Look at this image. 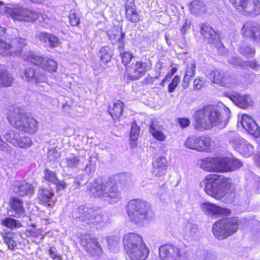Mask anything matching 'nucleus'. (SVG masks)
I'll list each match as a JSON object with an SVG mask.
<instances>
[{
	"label": "nucleus",
	"instance_id": "bf43d9fd",
	"mask_svg": "<svg viewBox=\"0 0 260 260\" xmlns=\"http://www.w3.org/2000/svg\"><path fill=\"white\" fill-rule=\"evenodd\" d=\"M191 21L186 19L181 26L180 31L182 34L185 35L190 28Z\"/></svg>",
	"mask_w": 260,
	"mask_h": 260
},
{
	"label": "nucleus",
	"instance_id": "20e7f679",
	"mask_svg": "<svg viewBox=\"0 0 260 260\" xmlns=\"http://www.w3.org/2000/svg\"><path fill=\"white\" fill-rule=\"evenodd\" d=\"M89 194L104 199L109 203L117 202L120 199V192L115 183L111 180L104 183L95 181L88 185Z\"/></svg>",
	"mask_w": 260,
	"mask_h": 260
},
{
	"label": "nucleus",
	"instance_id": "412c9836",
	"mask_svg": "<svg viewBox=\"0 0 260 260\" xmlns=\"http://www.w3.org/2000/svg\"><path fill=\"white\" fill-rule=\"evenodd\" d=\"M207 77L214 83L227 87H231L233 86L232 79L229 76H224L223 73L219 70H214L211 71L207 74Z\"/></svg>",
	"mask_w": 260,
	"mask_h": 260
},
{
	"label": "nucleus",
	"instance_id": "c756f323",
	"mask_svg": "<svg viewBox=\"0 0 260 260\" xmlns=\"http://www.w3.org/2000/svg\"><path fill=\"white\" fill-rule=\"evenodd\" d=\"M165 128L157 122H152L149 126V132L157 141L164 142L167 139Z\"/></svg>",
	"mask_w": 260,
	"mask_h": 260
},
{
	"label": "nucleus",
	"instance_id": "a18cd8bd",
	"mask_svg": "<svg viewBox=\"0 0 260 260\" xmlns=\"http://www.w3.org/2000/svg\"><path fill=\"white\" fill-rule=\"evenodd\" d=\"M1 224L11 230L21 226V223L17 220L11 217H7L1 220Z\"/></svg>",
	"mask_w": 260,
	"mask_h": 260
},
{
	"label": "nucleus",
	"instance_id": "b1692460",
	"mask_svg": "<svg viewBox=\"0 0 260 260\" xmlns=\"http://www.w3.org/2000/svg\"><path fill=\"white\" fill-rule=\"evenodd\" d=\"M168 161L164 156H159L153 161L152 174L154 177H160L166 174Z\"/></svg>",
	"mask_w": 260,
	"mask_h": 260
},
{
	"label": "nucleus",
	"instance_id": "7c9ffc66",
	"mask_svg": "<svg viewBox=\"0 0 260 260\" xmlns=\"http://www.w3.org/2000/svg\"><path fill=\"white\" fill-rule=\"evenodd\" d=\"M228 96L236 105L242 108H246L249 105L251 100L248 95H241L237 92L229 93Z\"/></svg>",
	"mask_w": 260,
	"mask_h": 260
},
{
	"label": "nucleus",
	"instance_id": "f03ea898",
	"mask_svg": "<svg viewBox=\"0 0 260 260\" xmlns=\"http://www.w3.org/2000/svg\"><path fill=\"white\" fill-rule=\"evenodd\" d=\"M232 180L222 175L213 174L206 176L200 182V186L209 196L220 200L224 197L230 190Z\"/></svg>",
	"mask_w": 260,
	"mask_h": 260
},
{
	"label": "nucleus",
	"instance_id": "423d86ee",
	"mask_svg": "<svg viewBox=\"0 0 260 260\" xmlns=\"http://www.w3.org/2000/svg\"><path fill=\"white\" fill-rule=\"evenodd\" d=\"M7 118L12 126L28 134H32L38 130V126L36 119L32 117L26 116L19 108L9 110Z\"/></svg>",
	"mask_w": 260,
	"mask_h": 260
},
{
	"label": "nucleus",
	"instance_id": "5701e85b",
	"mask_svg": "<svg viewBox=\"0 0 260 260\" xmlns=\"http://www.w3.org/2000/svg\"><path fill=\"white\" fill-rule=\"evenodd\" d=\"M241 124L244 129L255 138H257L259 136V127L255 122L247 114L242 115Z\"/></svg>",
	"mask_w": 260,
	"mask_h": 260
},
{
	"label": "nucleus",
	"instance_id": "37998d69",
	"mask_svg": "<svg viewBox=\"0 0 260 260\" xmlns=\"http://www.w3.org/2000/svg\"><path fill=\"white\" fill-rule=\"evenodd\" d=\"M13 81V77L6 71H0V87L10 86Z\"/></svg>",
	"mask_w": 260,
	"mask_h": 260
},
{
	"label": "nucleus",
	"instance_id": "774afa93",
	"mask_svg": "<svg viewBox=\"0 0 260 260\" xmlns=\"http://www.w3.org/2000/svg\"><path fill=\"white\" fill-rule=\"evenodd\" d=\"M49 255L51 257L54 259H56L58 260H60V257L59 256L57 255L56 252L52 250L51 248L49 249Z\"/></svg>",
	"mask_w": 260,
	"mask_h": 260
},
{
	"label": "nucleus",
	"instance_id": "a878e982",
	"mask_svg": "<svg viewBox=\"0 0 260 260\" xmlns=\"http://www.w3.org/2000/svg\"><path fill=\"white\" fill-rule=\"evenodd\" d=\"M12 189L19 196L31 195L34 193V189L31 184L25 181H16L14 182Z\"/></svg>",
	"mask_w": 260,
	"mask_h": 260
},
{
	"label": "nucleus",
	"instance_id": "4d7b16f0",
	"mask_svg": "<svg viewBox=\"0 0 260 260\" xmlns=\"http://www.w3.org/2000/svg\"><path fill=\"white\" fill-rule=\"evenodd\" d=\"M3 136L4 138L10 143V141L9 140H10L11 139L14 138L15 139H18L19 138V134L13 130L9 131Z\"/></svg>",
	"mask_w": 260,
	"mask_h": 260
},
{
	"label": "nucleus",
	"instance_id": "69168bd1",
	"mask_svg": "<svg viewBox=\"0 0 260 260\" xmlns=\"http://www.w3.org/2000/svg\"><path fill=\"white\" fill-rule=\"evenodd\" d=\"M253 187L257 193H260V178L256 177L252 182Z\"/></svg>",
	"mask_w": 260,
	"mask_h": 260
},
{
	"label": "nucleus",
	"instance_id": "c9c22d12",
	"mask_svg": "<svg viewBox=\"0 0 260 260\" xmlns=\"http://www.w3.org/2000/svg\"><path fill=\"white\" fill-rule=\"evenodd\" d=\"M81 162V159L79 156L74 154H70L61 161V165H63L64 167L77 168Z\"/></svg>",
	"mask_w": 260,
	"mask_h": 260
},
{
	"label": "nucleus",
	"instance_id": "864d4df0",
	"mask_svg": "<svg viewBox=\"0 0 260 260\" xmlns=\"http://www.w3.org/2000/svg\"><path fill=\"white\" fill-rule=\"evenodd\" d=\"M110 250L115 252L118 250V241L114 240L113 238L109 237L107 238Z\"/></svg>",
	"mask_w": 260,
	"mask_h": 260
},
{
	"label": "nucleus",
	"instance_id": "13d9d810",
	"mask_svg": "<svg viewBox=\"0 0 260 260\" xmlns=\"http://www.w3.org/2000/svg\"><path fill=\"white\" fill-rule=\"evenodd\" d=\"M205 81L203 78L198 77L193 81L194 88L197 90L201 89L205 85Z\"/></svg>",
	"mask_w": 260,
	"mask_h": 260
},
{
	"label": "nucleus",
	"instance_id": "0eeeda50",
	"mask_svg": "<svg viewBox=\"0 0 260 260\" xmlns=\"http://www.w3.org/2000/svg\"><path fill=\"white\" fill-rule=\"evenodd\" d=\"M242 223L249 224L250 220L245 218L239 220L236 217L219 220L213 224L212 232L217 239L222 240L235 233Z\"/></svg>",
	"mask_w": 260,
	"mask_h": 260
},
{
	"label": "nucleus",
	"instance_id": "de8ad7c7",
	"mask_svg": "<svg viewBox=\"0 0 260 260\" xmlns=\"http://www.w3.org/2000/svg\"><path fill=\"white\" fill-rule=\"evenodd\" d=\"M101 61L103 66H106V64L111 60V55L110 53V49L108 46L102 47L100 50Z\"/></svg>",
	"mask_w": 260,
	"mask_h": 260
},
{
	"label": "nucleus",
	"instance_id": "603ef678",
	"mask_svg": "<svg viewBox=\"0 0 260 260\" xmlns=\"http://www.w3.org/2000/svg\"><path fill=\"white\" fill-rule=\"evenodd\" d=\"M45 179L53 184L56 183L57 182V178L55 173L49 170H45L44 172Z\"/></svg>",
	"mask_w": 260,
	"mask_h": 260
},
{
	"label": "nucleus",
	"instance_id": "f8f14e48",
	"mask_svg": "<svg viewBox=\"0 0 260 260\" xmlns=\"http://www.w3.org/2000/svg\"><path fill=\"white\" fill-rule=\"evenodd\" d=\"M184 145L190 149L208 152L210 149L211 139L205 136L192 135L186 139Z\"/></svg>",
	"mask_w": 260,
	"mask_h": 260
},
{
	"label": "nucleus",
	"instance_id": "4c0bfd02",
	"mask_svg": "<svg viewBox=\"0 0 260 260\" xmlns=\"http://www.w3.org/2000/svg\"><path fill=\"white\" fill-rule=\"evenodd\" d=\"M9 141L10 143L14 146H18L21 148H28L32 144L31 139L29 137H19L18 139L13 138Z\"/></svg>",
	"mask_w": 260,
	"mask_h": 260
},
{
	"label": "nucleus",
	"instance_id": "49530a36",
	"mask_svg": "<svg viewBox=\"0 0 260 260\" xmlns=\"http://www.w3.org/2000/svg\"><path fill=\"white\" fill-rule=\"evenodd\" d=\"M14 235L13 233H7L3 235V239L5 243L11 250H13L16 246V243L14 239Z\"/></svg>",
	"mask_w": 260,
	"mask_h": 260
},
{
	"label": "nucleus",
	"instance_id": "0e129e2a",
	"mask_svg": "<svg viewBox=\"0 0 260 260\" xmlns=\"http://www.w3.org/2000/svg\"><path fill=\"white\" fill-rule=\"evenodd\" d=\"M48 158L51 160L56 159L59 156V153L54 149H50L48 153Z\"/></svg>",
	"mask_w": 260,
	"mask_h": 260
},
{
	"label": "nucleus",
	"instance_id": "e433bc0d",
	"mask_svg": "<svg viewBox=\"0 0 260 260\" xmlns=\"http://www.w3.org/2000/svg\"><path fill=\"white\" fill-rule=\"evenodd\" d=\"M198 231L196 224L187 223L183 229L182 236L186 240H191L196 235Z\"/></svg>",
	"mask_w": 260,
	"mask_h": 260
},
{
	"label": "nucleus",
	"instance_id": "f3484780",
	"mask_svg": "<svg viewBox=\"0 0 260 260\" xmlns=\"http://www.w3.org/2000/svg\"><path fill=\"white\" fill-rule=\"evenodd\" d=\"M200 28L202 35L207 39L209 43L216 44L218 46V49L219 50V52L221 53L220 50L222 48H224V46L221 42L219 35L207 24H201Z\"/></svg>",
	"mask_w": 260,
	"mask_h": 260
},
{
	"label": "nucleus",
	"instance_id": "052dcab7",
	"mask_svg": "<svg viewBox=\"0 0 260 260\" xmlns=\"http://www.w3.org/2000/svg\"><path fill=\"white\" fill-rule=\"evenodd\" d=\"M69 20L71 25L76 26L79 23L80 18L74 12L71 11L69 15Z\"/></svg>",
	"mask_w": 260,
	"mask_h": 260
},
{
	"label": "nucleus",
	"instance_id": "3c124183",
	"mask_svg": "<svg viewBox=\"0 0 260 260\" xmlns=\"http://www.w3.org/2000/svg\"><path fill=\"white\" fill-rule=\"evenodd\" d=\"M239 52L241 54L247 57H252L254 55L255 50L254 48L245 44H243L239 49Z\"/></svg>",
	"mask_w": 260,
	"mask_h": 260
},
{
	"label": "nucleus",
	"instance_id": "6e6552de",
	"mask_svg": "<svg viewBox=\"0 0 260 260\" xmlns=\"http://www.w3.org/2000/svg\"><path fill=\"white\" fill-rule=\"evenodd\" d=\"M0 13H4L17 21H31L39 17L37 13L19 6L9 7L0 2Z\"/></svg>",
	"mask_w": 260,
	"mask_h": 260
},
{
	"label": "nucleus",
	"instance_id": "72a5a7b5",
	"mask_svg": "<svg viewBox=\"0 0 260 260\" xmlns=\"http://www.w3.org/2000/svg\"><path fill=\"white\" fill-rule=\"evenodd\" d=\"M125 7L127 19L133 22L138 21L139 17L136 10L134 0H128Z\"/></svg>",
	"mask_w": 260,
	"mask_h": 260
},
{
	"label": "nucleus",
	"instance_id": "bb28decb",
	"mask_svg": "<svg viewBox=\"0 0 260 260\" xmlns=\"http://www.w3.org/2000/svg\"><path fill=\"white\" fill-rule=\"evenodd\" d=\"M123 243L125 250H127L144 243V242L140 235L129 233L124 236Z\"/></svg>",
	"mask_w": 260,
	"mask_h": 260
},
{
	"label": "nucleus",
	"instance_id": "2f4dec72",
	"mask_svg": "<svg viewBox=\"0 0 260 260\" xmlns=\"http://www.w3.org/2000/svg\"><path fill=\"white\" fill-rule=\"evenodd\" d=\"M37 38L42 42H48L52 48L57 47L61 44L59 39L55 36L45 32H40L37 35Z\"/></svg>",
	"mask_w": 260,
	"mask_h": 260
},
{
	"label": "nucleus",
	"instance_id": "4468645a",
	"mask_svg": "<svg viewBox=\"0 0 260 260\" xmlns=\"http://www.w3.org/2000/svg\"><path fill=\"white\" fill-rule=\"evenodd\" d=\"M223 157H206L200 160V167L207 172L223 173Z\"/></svg>",
	"mask_w": 260,
	"mask_h": 260
},
{
	"label": "nucleus",
	"instance_id": "a211bd4d",
	"mask_svg": "<svg viewBox=\"0 0 260 260\" xmlns=\"http://www.w3.org/2000/svg\"><path fill=\"white\" fill-rule=\"evenodd\" d=\"M81 244L86 250L93 255H100L102 253V248L96 240L91 237L90 234H85L81 236Z\"/></svg>",
	"mask_w": 260,
	"mask_h": 260
},
{
	"label": "nucleus",
	"instance_id": "5fc2aeb1",
	"mask_svg": "<svg viewBox=\"0 0 260 260\" xmlns=\"http://www.w3.org/2000/svg\"><path fill=\"white\" fill-rule=\"evenodd\" d=\"M180 80V78L178 76H175L172 79L171 83L168 86V91L170 93L173 92L178 86Z\"/></svg>",
	"mask_w": 260,
	"mask_h": 260
},
{
	"label": "nucleus",
	"instance_id": "39448f33",
	"mask_svg": "<svg viewBox=\"0 0 260 260\" xmlns=\"http://www.w3.org/2000/svg\"><path fill=\"white\" fill-rule=\"evenodd\" d=\"M129 220L138 224L147 223L153 217L149 205L144 201L135 199L130 201L126 208Z\"/></svg>",
	"mask_w": 260,
	"mask_h": 260
},
{
	"label": "nucleus",
	"instance_id": "473e14b6",
	"mask_svg": "<svg viewBox=\"0 0 260 260\" xmlns=\"http://www.w3.org/2000/svg\"><path fill=\"white\" fill-rule=\"evenodd\" d=\"M223 173L233 171L242 166V164L240 160L234 157H223Z\"/></svg>",
	"mask_w": 260,
	"mask_h": 260
},
{
	"label": "nucleus",
	"instance_id": "dca6fc26",
	"mask_svg": "<svg viewBox=\"0 0 260 260\" xmlns=\"http://www.w3.org/2000/svg\"><path fill=\"white\" fill-rule=\"evenodd\" d=\"M200 207L203 212L209 216H227L231 214L230 209L220 207L208 201L201 203Z\"/></svg>",
	"mask_w": 260,
	"mask_h": 260
},
{
	"label": "nucleus",
	"instance_id": "aec40b11",
	"mask_svg": "<svg viewBox=\"0 0 260 260\" xmlns=\"http://www.w3.org/2000/svg\"><path fill=\"white\" fill-rule=\"evenodd\" d=\"M125 251L132 260H145L149 252L144 243Z\"/></svg>",
	"mask_w": 260,
	"mask_h": 260
},
{
	"label": "nucleus",
	"instance_id": "ea45409f",
	"mask_svg": "<svg viewBox=\"0 0 260 260\" xmlns=\"http://www.w3.org/2000/svg\"><path fill=\"white\" fill-rule=\"evenodd\" d=\"M189 10L192 14L199 15L206 12V7L202 2L194 1L190 4Z\"/></svg>",
	"mask_w": 260,
	"mask_h": 260
},
{
	"label": "nucleus",
	"instance_id": "ddd939ff",
	"mask_svg": "<svg viewBox=\"0 0 260 260\" xmlns=\"http://www.w3.org/2000/svg\"><path fill=\"white\" fill-rule=\"evenodd\" d=\"M73 217L79 221H85L87 224L100 223L102 221V217L100 215H93L91 209H86L83 207H80L74 213Z\"/></svg>",
	"mask_w": 260,
	"mask_h": 260
},
{
	"label": "nucleus",
	"instance_id": "6e6d98bb",
	"mask_svg": "<svg viewBox=\"0 0 260 260\" xmlns=\"http://www.w3.org/2000/svg\"><path fill=\"white\" fill-rule=\"evenodd\" d=\"M122 62L124 66H126L133 57L132 53L129 52H123L120 53Z\"/></svg>",
	"mask_w": 260,
	"mask_h": 260
},
{
	"label": "nucleus",
	"instance_id": "c85d7f7f",
	"mask_svg": "<svg viewBox=\"0 0 260 260\" xmlns=\"http://www.w3.org/2000/svg\"><path fill=\"white\" fill-rule=\"evenodd\" d=\"M109 39L112 44H119V48H122L124 46V34L122 32L121 28L114 27L107 32Z\"/></svg>",
	"mask_w": 260,
	"mask_h": 260
},
{
	"label": "nucleus",
	"instance_id": "58836bf2",
	"mask_svg": "<svg viewBox=\"0 0 260 260\" xmlns=\"http://www.w3.org/2000/svg\"><path fill=\"white\" fill-rule=\"evenodd\" d=\"M245 16H256L260 14V1L249 0Z\"/></svg>",
	"mask_w": 260,
	"mask_h": 260
},
{
	"label": "nucleus",
	"instance_id": "9b49d317",
	"mask_svg": "<svg viewBox=\"0 0 260 260\" xmlns=\"http://www.w3.org/2000/svg\"><path fill=\"white\" fill-rule=\"evenodd\" d=\"M159 256L161 260H188L187 253L178 247L165 244L159 248Z\"/></svg>",
	"mask_w": 260,
	"mask_h": 260
},
{
	"label": "nucleus",
	"instance_id": "4be33fe9",
	"mask_svg": "<svg viewBox=\"0 0 260 260\" xmlns=\"http://www.w3.org/2000/svg\"><path fill=\"white\" fill-rule=\"evenodd\" d=\"M5 28L0 27V37L5 34ZM19 39H16L13 42V46L7 43L0 40V54L4 56H16V51L18 50L17 41Z\"/></svg>",
	"mask_w": 260,
	"mask_h": 260
},
{
	"label": "nucleus",
	"instance_id": "8fccbe9b",
	"mask_svg": "<svg viewBox=\"0 0 260 260\" xmlns=\"http://www.w3.org/2000/svg\"><path fill=\"white\" fill-rule=\"evenodd\" d=\"M3 167L5 169H16L17 164V160L14 155H10L8 159L2 160L1 161Z\"/></svg>",
	"mask_w": 260,
	"mask_h": 260
},
{
	"label": "nucleus",
	"instance_id": "79ce46f5",
	"mask_svg": "<svg viewBox=\"0 0 260 260\" xmlns=\"http://www.w3.org/2000/svg\"><path fill=\"white\" fill-rule=\"evenodd\" d=\"M249 0H232L231 3L236 10L243 15H246Z\"/></svg>",
	"mask_w": 260,
	"mask_h": 260
},
{
	"label": "nucleus",
	"instance_id": "9d476101",
	"mask_svg": "<svg viewBox=\"0 0 260 260\" xmlns=\"http://www.w3.org/2000/svg\"><path fill=\"white\" fill-rule=\"evenodd\" d=\"M229 137L230 144L242 156L248 157L253 154V146L242 138L238 134L231 132L229 133Z\"/></svg>",
	"mask_w": 260,
	"mask_h": 260
},
{
	"label": "nucleus",
	"instance_id": "cd10ccee",
	"mask_svg": "<svg viewBox=\"0 0 260 260\" xmlns=\"http://www.w3.org/2000/svg\"><path fill=\"white\" fill-rule=\"evenodd\" d=\"M38 198L41 204L48 207H52L54 204L55 199L52 190L49 188H43L39 190Z\"/></svg>",
	"mask_w": 260,
	"mask_h": 260
},
{
	"label": "nucleus",
	"instance_id": "393cba45",
	"mask_svg": "<svg viewBox=\"0 0 260 260\" xmlns=\"http://www.w3.org/2000/svg\"><path fill=\"white\" fill-rule=\"evenodd\" d=\"M9 204L10 208L8 210L9 216L19 218L24 215V209L20 199L17 198H11Z\"/></svg>",
	"mask_w": 260,
	"mask_h": 260
},
{
	"label": "nucleus",
	"instance_id": "e2e57ef3",
	"mask_svg": "<svg viewBox=\"0 0 260 260\" xmlns=\"http://www.w3.org/2000/svg\"><path fill=\"white\" fill-rule=\"evenodd\" d=\"M180 126L182 128H185L188 126L190 124V121L187 118H179L177 119Z\"/></svg>",
	"mask_w": 260,
	"mask_h": 260
},
{
	"label": "nucleus",
	"instance_id": "c03bdc74",
	"mask_svg": "<svg viewBox=\"0 0 260 260\" xmlns=\"http://www.w3.org/2000/svg\"><path fill=\"white\" fill-rule=\"evenodd\" d=\"M140 128L136 123H133L130 133V143L132 147H135L137 145V141L139 136Z\"/></svg>",
	"mask_w": 260,
	"mask_h": 260
},
{
	"label": "nucleus",
	"instance_id": "7ed1b4c3",
	"mask_svg": "<svg viewBox=\"0 0 260 260\" xmlns=\"http://www.w3.org/2000/svg\"><path fill=\"white\" fill-rule=\"evenodd\" d=\"M17 44L19 46L17 47L18 50L16 51V56L22 57L25 60L39 66L48 72H56L57 63L54 60L30 51L26 41L23 39L19 38L17 41Z\"/></svg>",
	"mask_w": 260,
	"mask_h": 260
},
{
	"label": "nucleus",
	"instance_id": "2eb2a0df",
	"mask_svg": "<svg viewBox=\"0 0 260 260\" xmlns=\"http://www.w3.org/2000/svg\"><path fill=\"white\" fill-rule=\"evenodd\" d=\"M23 75H21L22 78L29 83H34L38 86L43 87V90H46L44 88L47 85L48 79L45 74L36 73L34 69L29 68L25 70Z\"/></svg>",
	"mask_w": 260,
	"mask_h": 260
},
{
	"label": "nucleus",
	"instance_id": "338daca9",
	"mask_svg": "<svg viewBox=\"0 0 260 260\" xmlns=\"http://www.w3.org/2000/svg\"><path fill=\"white\" fill-rule=\"evenodd\" d=\"M54 184L56 185L58 190L64 189L67 187V184L63 181H59L57 180V183Z\"/></svg>",
	"mask_w": 260,
	"mask_h": 260
},
{
	"label": "nucleus",
	"instance_id": "1a4fd4ad",
	"mask_svg": "<svg viewBox=\"0 0 260 260\" xmlns=\"http://www.w3.org/2000/svg\"><path fill=\"white\" fill-rule=\"evenodd\" d=\"M151 68L149 60L143 61L141 60L133 62L128 67L124 74V77L131 80H136L144 76Z\"/></svg>",
	"mask_w": 260,
	"mask_h": 260
},
{
	"label": "nucleus",
	"instance_id": "a19ab883",
	"mask_svg": "<svg viewBox=\"0 0 260 260\" xmlns=\"http://www.w3.org/2000/svg\"><path fill=\"white\" fill-rule=\"evenodd\" d=\"M123 110V103L120 101H118L113 105L112 107H109V113L114 119L119 118L121 115Z\"/></svg>",
	"mask_w": 260,
	"mask_h": 260
},
{
	"label": "nucleus",
	"instance_id": "680f3d73",
	"mask_svg": "<svg viewBox=\"0 0 260 260\" xmlns=\"http://www.w3.org/2000/svg\"><path fill=\"white\" fill-rule=\"evenodd\" d=\"M96 164L94 162H92L91 160L86 165L84 168V171L86 174H90L95 171Z\"/></svg>",
	"mask_w": 260,
	"mask_h": 260
},
{
	"label": "nucleus",
	"instance_id": "f704fd0d",
	"mask_svg": "<svg viewBox=\"0 0 260 260\" xmlns=\"http://www.w3.org/2000/svg\"><path fill=\"white\" fill-rule=\"evenodd\" d=\"M196 73V63L193 60H191L189 63H188L183 80V86L187 87L191 81V78L194 76Z\"/></svg>",
	"mask_w": 260,
	"mask_h": 260
},
{
	"label": "nucleus",
	"instance_id": "f257e3e1",
	"mask_svg": "<svg viewBox=\"0 0 260 260\" xmlns=\"http://www.w3.org/2000/svg\"><path fill=\"white\" fill-rule=\"evenodd\" d=\"M230 115V109L222 103L208 105L193 114L194 126L199 129H209L215 126L222 129L228 124Z\"/></svg>",
	"mask_w": 260,
	"mask_h": 260
},
{
	"label": "nucleus",
	"instance_id": "09e8293b",
	"mask_svg": "<svg viewBox=\"0 0 260 260\" xmlns=\"http://www.w3.org/2000/svg\"><path fill=\"white\" fill-rule=\"evenodd\" d=\"M230 62L231 63L235 65V66H248L251 69H253L254 70H257L258 68L259 67V66L258 64H257L256 62L254 61H249L248 62H244V64H242V63L241 62V60L240 58L233 57L231 58V59L230 60Z\"/></svg>",
	"mask_w": 260,
	"mask_h": 260
},
{
	"label": "nucleus",
	"instance_id": "6ab92c4d",
	"mask_svg": "<svg viewBox=\"0 0 260 260\" xmlns=\"http://www.w3.org/2000/svg\"><path fill=\"white\" fill-rule=\"evenodd\" d=\"M243 35L254 41H260V26L254 22L245 23L241 30Z\"/></svg>",
	"mask_w": 260,
	"mask_h": 260
}]
</instances>
